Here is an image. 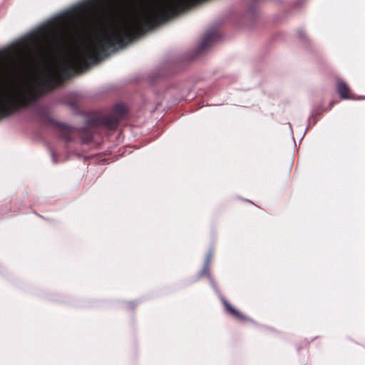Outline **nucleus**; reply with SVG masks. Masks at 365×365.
<instances>
[{
    "label": "nucleus",
    "instance_id": "obj_6",
    "mask_svg": "<svg viewBox=\"0 0 365 365\" xmlns=\"http://www.w3.org/2000/svg\"><path fill=\"white\" fill-rule=\"evenodd\" d=\"M212 252L210 251L208 255H207L206 257V259H205V264H204V267H203V269L201 271V275H203V274H209V270H210V261H211V259H212Z\"/></svg>",
    "mask_w": 365,
    "mask_h": 365
},
{
    "label": "nucleus",
    "instance_id": "obj_9",
    "mask_svg": "<svg viewBox=\"0 0 365 365\" xmlns=\"http://www.w3.org/2000/svg\"><path fill=\"white\" fill-rule=\"evenodd\" d=\"M211 283L213 285V287H215L214 282H213V280L212 279H211Z\"/></svg>",
    "mask_w": 365,
    "mask_h": 365
},
{
    "label": "nucleus",
    "instance_id": "obj_4",
    "mask_svg": "<svg viewBox=\"0 0 365 365\" xmlns=\"http://www.w3.org/2000/svg\"><path fill=\"white\" fill-rule=\"evenodd\" d=\"M221 299L226 309L235 317L240 320H245L246 319L240 312L234 309L224 297H222Z\"/></svg>",
    "mask_w": 365,
    "mask_h": 365
},
{
    "label": "nucleus",
    "instance_id": "obj_7",
    "mask_svg": "<svg viewBox=\"0 0 365 365\" xmlns=\"http://www.w3.org/2000/svg\"><path fill=\"white\" fill-rule=\"evenodd\" d=\"M52 158H53V161L56 162L55 155L53 153L52 154Z\"/></svg>",
    "mask_w": 365,
    "mask_h": 365
},
{
    "label": "nucleus",
    "instance_id": "obj_1",
    "mask_svg": "<svg viewBox=\"0 0 365 365\" xmlns=\"http://www.w3.org/2000/svg\"><path fill=\"white\" fill-rule=\"evenodd\" d=\"M126 112L123 105L118 104L114 107L113 113L108 116H103L99 120V123L108 129L113 130L116 128L119 118Z\"/></svg>",
    "mask_w": 365,
    "mask_h": 365
},
{
    "label": "nucleus",
    "instance_id": "obj_5",
    "mask_svg": "<svg viewBox=\"0 0 365 365\" xmlns=\"http://www.w3.org/2000/svg\"><path fill=\"white\" fill-rule=\"evenodd\" d=\"M59 130L61 133V137L66 140H69L71 139L70 135L74 131L75 128L62 124L59 125Z\"/></svg>",
    "mask_w": 365,
    "mask_h": 365
},
{
    "label": "nucleus",
    "instance_id": "obj_8",
    "mask_svg": "<svg viewBox=\"0 0 365 365\" xmlns=\"http://www.w3.org/2000/svg\"><path fill=\"white\" fill-rule=\"evenodd\" d=\"M91 136H89L88 138H87L86 141L90 140H91Z\"/></svg>",
    "mask_w": 365,
    "mask_h": 365
},
{
    "label": "nucleus",
    "instance_id": "obj_3",
    "mask_svg": "<svg viewBox=\"0 0 365 365\" xmlns=\"http://www.w3.org/2000/svg\"><path fill=\"white\" fill-rule=\"evenodd\" d=\"M217 35L215 31H210L207 32L200 43L199 50L203 51L206 49L212 41L217 39Z\"/></svg>",
    "mask_w": 365,
    "mask_h": 365
},
{
    "label": "nucleus",
    "instance_id": "obj_2",
    "mask_svg": "<svg viewBox=\"0 0 365 365\" xmlns=\"http://www.w3.org/2000/svg\"><path fill=\"white\" fill-rule=\"evenodd\" d=\"M336 91L340 97L343 99H353L354 98L351 93L350 89L346 83L343 81L339 80L336 83Z\"/></svg>",
    "mask_w": 365,
    "mask_h": 365
}]
</instances>
